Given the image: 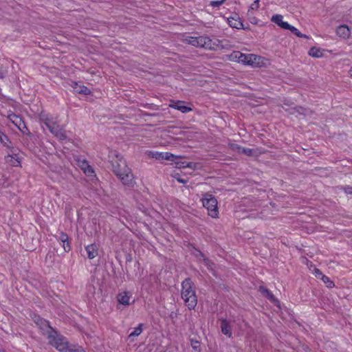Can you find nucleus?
Masks as SVG:
<instances>
[{
    "instance_id": "f257e3e1",
    "label": "nucleus",
    "mask_w": 352,
    "mask_h": 352,
    "mask_svg": "<svg viewBox=\"0 0 352 352\" xmlns=\"http://www.w3.org/2000/svg\"><path fill=\"white\" fill-rule=\"evenodd\" d=\"M109 157L111 159L112 170L115 175L124 185L133 186V175L123 157L116 151L111 152Z\"/></svg>"
},
{
    "instance_id": "f03ea898",
    "label": "nucleus",
    "mask_w": 352,
    "mask_h": 352,
    "mask_svg": "<svg viewBox=\"0 0 352 352\" xmlns=\"http://www.w3.org/2000/svg\"><path fill=\"white\" fill-rule=\"evenodd\" d=\"M49 342L60 352H86L82 347L70 346L67 339L58 333L57 331L50 330L47 335Z\"/></svg>"
},
{
    "instance_id": "7ed1b4c3",
    "label": "nucleus",
    "mask_w": 352,
    "mask_h": 352,
    "mask_svg": "<svg viewBox=\"0 0 352 352\" xmlns=\"http://www.w3.org/2000/svg\"><path fill=\"white\" fill-rule=\"evenodd\" d=\"M182 298L189 309H193L197 305V298L192 282L190 278H186L182 283Z\"/></svg>"
},
{
    "instance_id": "20e7f679",
    "label": "nucleus",
    "mask_w": 352,
    "mask_h": 352,
    "mask_svg": "<svg viewBox=\"0 0 352 352\" xmlns=\"http://www.w3.org/2000/svg\"><path fill=\"white\" fill-rule=\"evenodd\" d=\"M232 59H236L239 63H243L245 65H251L253 67H258L261 63L262 57L253 54H245L239 51L234 52L231 54Z\"/></svg>"
},
{
    "instance_id": "39448f33",
    "label": "nucleus",
    "mask_w": 352,
    "mask_h": 352,
    "mask_svg": "<svg viewBox=\"0 0 352 352\" xmlns=\"http://www.w3.org/2000/svg\"><path fill=\"white\" fill-rule=\"evenodd\" d=\"M186 42L197 47H203L207 50H214L217 44L208 36H190L186 39Z\"/></svg>"
},
{
    "instance_id": "423d86ee",
    "label": "nucleus",
    "mask_w": 352,
    "mask_h": 352,
    "mask_svg": "<svg viewBox=\"0 0 352 352\" xmlns=\"http://www.w3.org/2000/svg\"><path fill=\"white\" fill-rule=\"evenodd\" d=\"M203 206L208 210V214L212 218L218 217L217 201L215 197L208 192L204 193L201 198Z\"/></svg>"
},
{
    "instance_id": "0eeeda50",
    "label": "nucleus",
    "mask_w": 352,
    "mask_h": 352,
    "mask_svg": "<svg viewBox=\"0 0 352 352\" xmlns=\"http://www.w3.org/2000/svg\"><path fill=\"white\" fill-rule=\"evenodd\" d=\"M219 321L221 333L227 337L231 338L232 336V331L230 322L223 318L220 319Z\"/></svg>"
},
{
    "instance_id": "6e6552de",
    "label": "nucleus",
    "mask_w": 352,
    "mask_h": 352,
    "mask_svg": "<svg viewBox=\"0 0 352 352\" xmlns=\"http://www.w3.org/2000/svg\"><path fill=\"white\" fill-rule=\"evenodd\" d=\"M34 322L41 328V329L44 331L43 333L48 335L50 330H54V329L50 327L48 321L40 318L39 316L35 317Z\"/></svg>"
},
{
    "instance_id": "1a4fd4ad",
    "label": "nucleus",
    "mask_w": 352,
    "mask_h": 352,
    "mask_svg": "<svg viewBox=\"0 0 352 352\" xmlns=\"http://www.w3.org/2000/svg\"><path fill=\"white\" fill-rule=\"evenodd\" d=\"M170 107L180 111L182 113H187L192 111V109L189 107L185 105V102L184 101L177 100L175 102H173L172 104H170Z\"/></svg>"
},
{
    "instance_id": "9d476101",
    "label": "nucleus",
    "mask_w": 352,
    "mask_h": 352,
    "mask_svg": "<svg viewBox=\"0 0 352 352\" xmlns=\"http://www.w3.org/2000/svg\"><path fill=\"white\" fill-rule=\"evenodd\" d=\"M336 32V34L342 38H348L351 34L350 30L346 25H339Z\"/></svg>"
},
{
    "instance_id": "9b49d317",
    "label": "nucleus",
    "mask_w": 352,
    "mask_h": 352,
    "mask_svg": "<svg viewBox=\"0 0 352 352\" xmlns=\"http://www.w3.org/2000/svg\"><path fill=\"white\" fill-rule=\"evenodd\" d=\"M85 250L87 254V257L89 259L96 258L98 254V245L95 243L86 246Z\"/></svg>"
},
{
    "instance_id": "f8f14e48",
    "label": "nucleus",
    "mask_w": 352,
    "mask_h": 352,
    "mask_svg": "<svg viewBox=\"0 0 352 352\" xmlns=\"http://www.w3.org/2000/svg\"><path fill=\"white\" fill-rule=\"evenodd\" d=\"M272 21L277 24L278 26L284 30H287L289 28V24L287 22L283 21V16L280 14H276L272 16Z\"/></svg>"
},
{
    "instance_id": "ddd939ff",
    "label": "nucleus",
    "mask_w": 352,
    "mask_h": 352,
    "mask_svg": "<svg viewBox=\"0 0 352 352\" xmlns=\"http://www.w3.org/2000/svg\"><path fill=\"white\" fill-rule=\"evenodd\" d=\"M39 119L47 128L56 122L53 120L52 116L43 112L39 115Z\"/></svg>"
},
{
    "instance_id": "4468645a",
    "label": "nucleus",
    "mask_w": 352,
    "mask_h": 352,
    "mask_svg": "<svg viewBox=\"0 0 352 352\" xmlns=\"http://www.w3.org/2000/svg\"><path fill=\"white\" fill-rule=\"evenodd\" d=\"M131 294L129 292H122L118 295V301L123 305H129Z\"/></svg>"
},
{
    "instance_id": "2eb2a0df",
    "label": "nucleus",
    "mask_w": 352,
    "mask_h": 352,
    "mask_svg": "<svg viewBox=\"0 0 352 352\" xmlns=\"http://www.w3.org/2000/svg\"><path fill=\"white\" fill-rule=\"evenodd\" d=\"M73 88L74 91L78 94L84 95H89L91 94V91L88 87L84 85H78V83H74Z\"/></svg>"
},
{
    "instance_id": "dca6fc26",
    "label": "nucleus",
    "mask_w": 352,
    "mask_h": 352,
    "mask_svg": "<svg viewBox=\"0 0 352 352\" xmlns=\"http://www.w3.org/2000/svg\"><path fill=\"white\" fill-rule=\"evenodd\" d=\"M228 23L230 27L233 28L240 29L243 26V23L241 21L238 19H235L234 18H230L228 19Z\"/></svg>"
},
{
    "instance_id": "f3484780",
    "label": "nucleus",
    "mask_w": 352,
    "mask_h": 352,
    "mask_svg": "<svg viewBox=\"0 0 352 352\" xmlns=\"http://www.w3.org/2000/svg\"><path fill=\"white\" fill-rule=\"evenodd\" d=\"M309 54L313 57L320 58L323 56V52L319 48L311 47L309 51Z\"/></svg>"
},
{
    "instance_id": "a211bd4d",
    "label": "nucleus",
    "mask_w": 352,
    "mask_h": 352,
    "mask_svg": "<svg viewBox=\"0 0 352 352\" xmlns=\"http://www.w3.org/2000/svg\"><path fill=\"white\" fill-rule=\"evenodd\" d=\"M9 119L16 127H19L23 122L21 118L14 114L10 115Z\"/></svg>"
},
{
    "instance_id": "6ab92c4d",
    "label": "nucleus",
    "mask_w": 352,
    "mask_h": 352,
    "mask_svg": "<svg viewBox=\"0 0 352 352\" xmlns=\"http://www.w3.org/2000/svg\"><path fill=\"white\" fill-rule=\"evenodd\" d=\"M54 136L60 140H65L67 139V135L63 126H60Z\"/></svg>"
},
{
    "instance_id": "aec40b11",
    "label": "nucleus",
    "mask_w": 352,
    "mask_h": 352,
    "mask_svg": "<svg viewBox=\"0 0 352 352\" xmlns=\"http://www.w3.org/2000/svg\"><path fill=\"white\" fill-rule=\"evenodd\" d=\"M199 255L202 257L203 263L208 267L210 270H213L214 263L211 262L208 258H206L204 255L199 252Z\"/></svg>"
},
{
    "instance_id": "412c9836",
    "label": "nucleus",
    "mask_w": 352,
    "mask_h": 352,
    "mask_svg": "<svg viewBox=\"0 0 352 352\" xmlns=\"http://www.w3.org/2000/svg\"><path fill=\"white\" fill-rule=\"evenodd\" d=\"M142 326L143 324H139L138 326L129 334V337L131 338L140 336L142 332Z\"/></svg>"
},
{
    "instance_id": "4be33fe9",
    "label": "nucleus",
    "mask_w": 352,
    "mask_h": 352,
    "mask_svg": "<svg viewBox=\"0 0 352 352\" xmlns=\"http://www.w3.org/2000/svg\"><path fill=\"white\" fill-rule=\"evenodd\" d=\"M296 111L301 115L310 116L312 111L309 109L304 108L302 107H298L296 108Z\"/></svg>"
},
{
    "instance_id": "5701e85b",
    "label": "nucleus",
    "mask_w": 352,
    "mask_h": 352,
    "mask_svg": "<svg viewBox=\"0 0 352 352\" xmlns=\"http://www.w3.org/2000/svg\"><path fill=\"white\" fill-rule=\"evenodd\" d=\"M6 160L7 162H10L14 166H18L20 164V162L18 159L14 158V156L8 155L6 157Z\"/></svg>"
},
{
    "instance_id": "b1692460",
    "label": "nucleus",
    "mask_w": 352,
    "mask_h": 352,
    "mask_svg": "<svg viewBox=\"0 0 352 352\" xmlns=\"http://www.w3.org/2000/svg\"><path fill=\"white\" fill-rule=\"evenodd\" d=\"M177 158H178V157L175 156L173 154L168 153V152L163 153V155H162V160H168V161H175Z\"/></svg>"
},
{
    "instance_id": "393cba45",
    "label": "nucleus",
    "mask_w": 352,
    "mask_h": 352,
    "mask_svg": "<svg viewBox=\"0 0 352 352\" xmlns=\"http://www.w3.org/2000/svg\"><path fill=\"white\" fill-rule=\"evenodd\" d=\"M82 166V169L86 174L91 175L94 173L92 167H91L86 161H83Z\"/></svg>"
},
{
    "instance_id": "a878e982",
    "label": "nucleus",
    "mask_w": 352,
    "mask_h": 352,
    "mask_svg": "<svg viewBox=\"0 0 352 352\" xmlns=\"http://www.w3.org/2000/svg\"><path fill=\"white\" fill-rule=\"evenodd\" d=\"M321 280L324 282V283H325L327 285V287L329 288H332L335 285L334 283L331 280H330V278L329 277H327L325 275L322 276Z\"/></svg>"
},
{
    "instance_id": "bb28decb",
    "label": "nucleus",
    "mask_w": 352,
    "mask_h": 352,
    "mask_svg": "<svg viewBox=\"0 0 352 352\" xmlns=\"http://www.w3.org/2000/svg\"><path fill=\"white\" fill-rule=\"evenodd\" d=\"M287 30H290L293 34H294L295 35L300 38L306 37L305 34H302L297 28L291 25H289V28H287Z\"/></svg>"
},
{
    "instance_id": "cd10ccee",
    "label": "nucleus",
    "mask_w": 352,
    "mask_h": 352,
    "mask_svg": "<svg viewBox=\"0 0 352 352\" xmlns=\"http://www.w3.org/2000/svg\"><path fill=\"white\" fill-rule=\"evenodd\" d=\"M60 126H61L55 122L54 124H52L50 126H49L47 129L54 135H55L57 131L60 128Z\"/></svg>"
},
{
    "instance_id": "c85d7f7f",
    "label": "nucleus",
    "mask_w": 352,
    "mask_h": 352,
    "mask_svg": "<svg viewBox=\"0 0 352 352\" xmlns=\"http://www.w3.org/2000/svg\"><path fill=\"white\" fill-rule=\"evenodd\" d=\"M260 289L263 292L264 294L266 295V296L272 301L274 300V295L267 289L264 288L263 287H261Z\"/></svg>"
},
{
    "instance_id": "c756f323",
    "label": "nucleus",
    "mask_w": 352,
    "mask_h": 352,
    "mask_svg": "<svg viewBox=\"0 0 352 352\" xmlns=\"http://www.w3.org/2000/svg\"><path fill=\"white\" fill-rule=\"evenodd\" d=\"M259 8V0L254 1L248 10V12H250L253 10H256Z\"/></svg>"
},
{
    "instance_id": "7c9ffc66",
    "label": "nucleus",
    "mask_w": 352,
    "mask_h": 352,
    "mask_svg": "<svg viewBox=\"0 0 352 352\" xmlns=\"http://www.w3.org/2000/svg\"><path fill=\"white\" fill-rule=\"evenodd\" d=\"M175 165H176V167L179 168L190 167L188 163H187L186 162H182L181 160L175 162Z\"/></svg>"
},
{
    "instance_id": "2f4dec72",
    "label": "nucleus",
    "mask_w": 352,
    "mask_h": 352,
    "mask_svg": "<svg viewBox=\"0 0 352 352\" xmlns=\"http://www.w3.org/2000/svg\"><path fill=\"white\" fill-rule=\"evenodd\" d=\"M59 240L61 243H67V241H69V237L67 234L61 232L59 236Z\"/></svg>"
},
{
    "instance_id": "473e14b6",
    "label": "nucleus",
    "mask_w": 352,
    "mask_h": 352,
    "mask_svg": "<svg viewBox=\"0 0 352 352\" xmlns=\"http://www.w3.org/2000/svg\"><path fill=\"white\" fill-rule=\"evenodd\" d=\"M239 153H243L246 155L250 156L252 155V150L251 148L241 147V149Z\"/></svg>"
},
{
    "instance_id": "72a5a7b5",
    "label": "nucleus",
    "mask_w": 352,
    "mask_h": 352,
    "mask_svg": "<svg viewBox=\"0 0 352 352\" xmlns=\"http://www.w3.org/2000/svg\"><path fill=\"white\" fill-rule=\"evenodd\" d=\"M229 147L230 148H231L232 150L233 151H236L239 153H240V151L241 149V146H240L239 145L236 144H234V143H230L229 144Z\"/></svg>"
},
{
    "instance_id": "f704fd0d",
    "label": "nucleus",
    "mask_w": 352,
    "mask_h": 352,
    "mask_svg": "<svg viewBox=\"0 0 352 352\" xmlns=\"http://www.w3.org/2000/svg\"><path fill=\"white\" fill-rule=\"evenodd\" d=\"M223 4L222 1H212L210 2V6L214 8H218Z\"/></svg>"
},
{
    "instance_id": "c9c22d12",
    "label": "nucleus",
    "mask_w": 352,
    "mask_h": 352,
    "mask_svg": "<svg viewBox=\"0 0 352 352\" xmlns=\"http://www.w3.org/2000/svg\"><path fill=\"white\" fill-rule=\"evenodd\" d=\"M342 189L347 195H352V187L350 186H342Z\"/></svg>"
},
{
    "instance_id": "e433bc0d",
    "label": "nucleus",
    "mask_w": 352,
    "mask_h": 352,
    "mask_svg": "<svg viewBox=\"0 0 352 352\" xmlns=\"http://www.w3.org/2000/svg\"><path fill=\"white\" fill-rule=\"evenodd\" d=\"M23 133H26L28 131V128L26 127L24 122L20 125L19 127H17Z\"/></svg>"
},
{
    "instance_id": "4c0bfd02",
    "label": "nucleus",
    "mask_w": 352,
    "mask_h": 352,
    "mask_svg": "<svg viewBox=\"0 0 352 352\" xmlns=\"http://www.w3.org/2000/svg\"><path fill=\"white\" fill-rule=\"evenodd\" d=\"M314 274L317 278H320V279H321L322 276H324V274H322L321 271L318 268L314 269Z\"/></svg>"
},
{
    "instance_id": "58836bf2",
    "label": "nucleus",
    "mask_w": 352,
    "mask_h": 352,
    "mask_svg": "<svg viewBox=\"0 0 352 352\" xmlns=\"http://www.w3.org/2000/svg\"><path fill=\"white\" fill-rule=\"evenodd\" d=\"M162 155L163 153L156 152L153 153V157L155 158L156 160H162Z\"/></svg>"
},
{
    "instance_id": "ea45409f",
    "label": "nucleus",
    "mask_w": 352,
    "mask_h": 352,
    "mask_svg": "<svg viewBox=\"0 0 352 352\" xmlns=\"http://www.w3.org/2000/svg\"><path fill=\"white\" fill-rule=\"evenodd\" d=\"M62 245L65 252H69L70 250V245L69 241H67V243H62Z\"/></svg>"
},
{
    "instance_id": "a19ab883",
    "label": "nucleus",
    "mask_w": 352,
    "mask_h": 352,
    "mask_svg": "<svg viewBox=\"0 0 352 352\" xmlns=\"http://www.w3.org/2000/svg\"><path fill=\"white\" fill-rule=\"evenodd\" d=\"M191 345L194 349H197L199 347V342L195 341L192 342Z\"/></svg>"
},
{
    "instance_id": "79ce46f5",
    "label": "nucleus",
    "mask_w": 352,
    "mask_h": 352,
    "mask_svg": "<svg viewBox=\"0 0 352 352\" xmlns=\"http://www.w3.org/2000/svg\"><path fill=\"white\" fill-rule=\"evenodd\" d=\"M6 74V71L2 68H0V78H3Z\"/></svg>"
},
{
    "instance_id": "37998d69",
    "label": "nucleus",
    "mask_w": 352,
    "mask_h": 352,
    "mask_svg": "<svg viewBox=\"0 0 352 352\" xmlns=\"http://www.w3.org/2000/svg\"><path fill=\"white\" fill-rule=\"evenodd\" d=\"M177 180L179 182V183H182V184H186L187 183V180L184 179H182V178H180V177H177Z\"/></svg>"
},
{
    "instance_id": "c03bdc74",
    "label": "nucleus",
    "mask_w": 352,
    "mask_h": 352,
    "mask_svg": "<svg viewBox=\"0 0 352 352\" xmlns=\"http://www.w3.org/2000/svg\"><path fill=\"white\" fill-rule=\"evenodd\" d=\"M350 74L352 76V68L350 69Z\"/></svg>"
}]
</instances>
